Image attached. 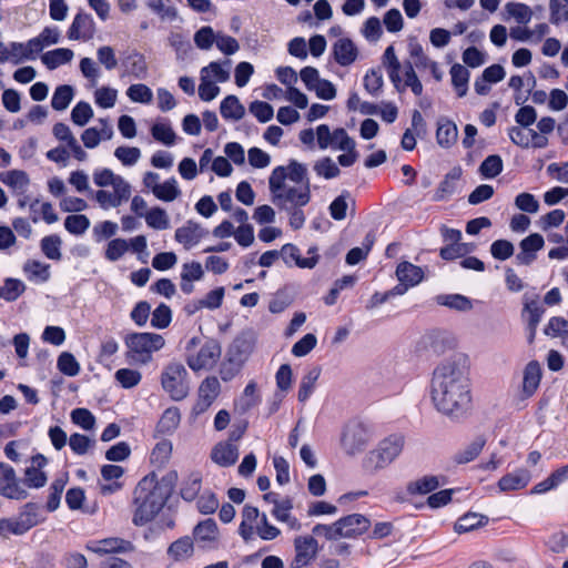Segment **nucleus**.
Wrapping results in <instances>:
<instances>
[{"label":"nucleus","mask_w":568,"mask_h":568,"mask_svg":"<svg viewBox=\"0 0 568 568\" xmlns=\"http://www.w3.org/2000/svg\"><path fill=\"white\" fill-rule=\"evenodd\" d=\"M430 399L436 410L449 417L463 416L471 403L469 358L455 353L442 361L433 371Z\"/></svg>","instance_id":"obj_1"},{"label":"nucleus","mask_w":568,"mask_h":568,"mask_svg":"<svg viewBox=\"0 0 568 568\" xmlns=\"http://www.w3.org/2000/svg\"><path fill=\"white\" fill-rule=\"evenodd\" d=\"M268 191L271 202L288 213V225L301 230L306 222L302 207L312 200L306 164L290 160L285 165L274 168L268 176Z\"/></svg>","instance_id":"obj_2"},{"label":"nucleus","mask_w":568,"mask_h":568,"mask_svg":"<svg viewBox=\"0 0 568 568\" xmlns=\"http://www.w3.org/2000/svg\"><path fill=\"white\" fill-rule=\"evenodd\" d=\"M170 496V489L154 476L142 478L134 489L135 510L132 521L135 526L150 523L163 508Z\"/></svg>","instance_id":"obj_3"},{"label":"nucleus","mask_w":568,"mask_h":568,"mask_svg":"<svg viewBox=\"0 0 568 568\" xmlns=\"http://www.w3.org/2000/svg\"><path fill=\"white\" fill-rule=\"evenodd\" d=\"M93 182L99 187H112V191L99 190L95 193V200L103 209L118 207L131 195V185L110 169L95 170Z\"/></svg>","instance_id":"obj_4"},{"label":"nucleus","mask_w":568,"mask_h":568,"mask_svg":"<svg viewBox=\"0 0 568 568\" xmlns=\"http://www.w3.org/2000/svg\"><path fill=\"white\" fill-rule=\"evenodd\" d=\"M237 531L246 544L254 540L255 537L271 541L281 535V530L270 523L266 514L260 513L258 508L252 505L243 507Z\"/></svg>","instance_id":"obj_5"},{"label":"nucleus","mask_w":568,"mask_h":568,"mask_svg":"<svg viewBox=\"0 0 568 568\" xmlns=\"http://www.w3.org/2000/svg\"><path fill=\"white\" fill-rule=\"evenodd\" d=\"M160 384L173 400H183L191 390L190 374L183 363L170 361L160 373Z\"/></svg>","instance_id":"obj_6"},{"label":"nucleus","mask_w":568,"mask_h":568,"mask_svg":"<svg viewBox=\"0 0 568 568\" xmlns=\"http://www.w3.org/2000/svg\"><path fill=\"white\" fill-rule=\"evenodd\" d=\"M126 357L138 364L146 365L153 359V354L161 351L165 341L155 333H133L125 338Z\"/></svg>","instance_id":"obj_7"},{"label":"nucleus","mask_w":568,"mask_h":568,"mask_svg":"<svg viewBox=\"0 0 568 568\" xmlns=\"http://www.w3.org/2000/svg\"><path fill=\"white\" fill-rule=\"evenodd\" d=\"M404 437L393 434L383 439L378 446L371 450L363 459V468L368 473H376L389 466L402 453Z\"/></svg>","instance_id":"obj_8"},{"label":"nucleus","mask_w":568,"mask_h":568,"mask_svg":"<svg viewBox=\"0 0 568 568\" xmlns=\"http://www.w3.org/2000/svg\"><path fill=\"white\" fill-rule=\"evenodd\" d=\"M231 61H213L200 71L199 97L203 101H212L220 94L217 83H224L230 79Z\"/></svg>","instance_id":"obj_9"},{"label":"nucleus","mask_w":568,"mask_h":568,"mask_svg":"<svg viewBox=\"0 0 568 568\" xmlns=\"http://www.w3.org/2000/svg\"><path fill=\"white\" fill-rule=\"evenodd\" d=\"M43 521L39 505L27 503L23 505L17 517L0 519V535H23L34 526Z\"/></svg>","instance_id":"obj_10"},{"label":"nucleus","mask_w":568,"mask_h":568,"mask_svg":"<svg viewBox=\"0 0 568 568\" xmlns=\"http://www.w3.org/2000/svg\"><path fill=\"white\" fill-rule=\"evenodd\" d=\"M221 357V346L214 339L206 341L199 352L190 354L186 358L189 367L194 371H209L213 368Z\"/></svg>","instance_id":"obj_11"},{"label":"nucleus","mask_w":568,"mask_h":568,"mask_svg":"<svg viewBox=\"0 0 568 568\" xmlns=\"http://www.w3.org/2000/svg\"><path fill=\"white\" fill-rule=\"evenodd\" d=\"M294 558L291 568H305L311 565L318 554V542L314 536H297L294 539Z\"/></svg>","instance_id":"obj_12"},{"label":"nucleus","mask_w":568,"mask_h":568,"mask_svg":"<svg viewBox=\"0 0 568 568\" xmlns=\"http://www.w3.org/2000/svg\"><path fill=\"white\" fill-rule=\"evenodd\" d=\"M0 495L14 500H23L29 496L14 469L4 463H0Z\"/></svg>","instance_id":"obj_13"},{"label":"nucleus","mask_w":568,"mask_h":568,"mask_svg":"<svg viewBox=\"0 0 568 568\" xmlns=\"http://www.w3.org/2000/svg\"><path fill=\"white\" fill-rule=\"evenodd\" d=\"M395 275L398 284L393 288V293L403 295L423 281L424 271L419 266L404 261L397 265Z\"/></svg>","instance_id":"obj_14"},{"label":"nucleus","mask_w":568,"mask_h":568,"mask_svg":"<svg viewBox=\"0 0 568 568\" xmlns=\"http://www.w3.org/2000/svg\"><path fill=\"white\" fill-rule=\"evenodd\" d=\"M307 254L310 255L308 257H302L300 248L291 243L284 244L281 247V257L288 266L295 265L300 268H314L320 261L317 247H310Z\"/></svg>","instance_id":"obj_15"},{"label":"nucleus","mask_w":568,"mask_h":568,"mask_svg":"<svg viewBox=\"0 0 568 568\" xmlns=\"http://www.w3.org/2000/svg\"><path fill=\"white\" fill-rule=\"evenodd\" d=\"M339 539L356 538L365 534L369 526V519L362 514H351L336 520Z\"/></svg>","instance_id":"obj_16"},{"label":"nucleus","mask_w":568,"mask_h":568,"mask_svg":"<svg viewBox=\"0 0 568 568\" xmlns=\"http://www.w3.org/2000/svg\"><path fill=\"white\" fill-rule=\"evenodd\" d=\"M221 392V384L214 376L206 377L199 387V399L192 408V415L204 413L217 398Z\"/></svg>","instance_id":"obj_17"},{"label":"nucleus","mask_w":568,"mask_h":568,"mask_svg":"<svg viewBox=\"0 0 568 568\" xmlns=\"http://www.w3.org/2000/svg\"><path fill=\"white\" fill-rule=\"evenodd\" d=\"M52 134L60 142V145H64L72 153V156L77 161L83 162L88 159V153L79 144L77 138L67 124L62 122L55 123L52 129Z\"/></svg>","instance_id":"obj_18"},{"label":"nucleus","mask_w":568,"mask_h":568,"mask_svg":"<svg viewBox=\"0 0 568 568\" xmlns=\"http://www.w3.org/2000/svg\"><path fill=\"white\" fill-rule=\"evenodd\" d=\"M95 24L90 14L79 12L73 18L68 31V39L71 41H89L94 37Z\"/></svg>","instance_id":"obj_19"},{"label":"nucleus","mask_w":568,"mask_h":568,"mask_svg":"<svg viewBox=\"0 0 568 568\" xmlns=\"http://www.w3.org/2000/svg\"><path fill=\"white\" fill-rule=\"evenodd\" d=\"M372 440L368 428H345L341 442L348 455L362 452Z\"/></svg>","instance_id":"obj_20"},{"label":"nucleus","mask_w":568,"mask_h":568,"mask_svg":"<svg viewBox=\"0 0 568 568\" xmlns=\"http://www.w3.org/2000/svg\"><path fill=\"white\" fill-rule=\"evenodd\" d=\"M545 246V239L539 233H531L519 243V252L516 260L520 265H530L536 258L537 253Z\"/></svg>","instance_id":"obj_21"},{"label":"nucleus","mask_w":568,"mask_h":568,"mask_svg":"<svg viewBox=\"0 0 568 568\" xmlns=\"http://www.w3.org/2000/svg\"><path fill=\"white\" fill-rule=\"evenodd\" d=\"M206 234L207 231L199 223L187 221L175 230L174 239L178 243L183 245L185 250H191L196 246Z\"/></svg>","instance_id":"obj_22"},{"label":"nucleus","mask_w":568,"mask_h":568,"mask_svg":"<svg viewBox=\"0 0 568 568\" xmlns=\"http://www.w3.org/2000/svg\"><path fill=\"white\" fill-rule=\"evenodd\" d=\"M48 460L43 455H36L31 458V465L24 470L22 485L29 488H41L47 483V475L42 470Z\"/></svg>","instance_id":"obj_23"},{"label":"nucleus","mask_w":568,"mask_h":568,"mask_svg":"<svg viewBox=\"0 0 568 568\" xmlns=\"http://www.w3.org/2000/svg\"><path fill=\"white\" fill-rule=\"evenodd\" d=\"M99 123L100 128H88L81 134V141L87 149H95L101 141L110 140L113 136L112 125L106 119H100Z\"/></svg>","instance_id":"obj_24"},{"label":"nucleus","mask_w":568,"mask_h":568,"mask_svg":"<svg viewBox=\"0 0 568 568\" xmlns=\"http://www.w3.org/2000/svg\"><path fill=\"white\" fill-rule=\"evenodd\" d=\"M85 548L98 555L125 552L131 549V542L118 537H110L101 540H90Z\"/></svg>","instance_id":"obj_25"},{"label":"nucleus","mask_w":568,"mask_h":568,"mask_svg":"<svg viewBox=\"0 0 568 568\" xmlns=\"http://www.w3.org/2000/svg\"><path fill=\"white\" fill-rule=\"evenodd\" d=\"M334 60L342 67L354 63L358 57V49L348 38H339L332 45Z\"/></svg>","instance_id":"obj_26"},{"label":"nucleus","mask_w":568,"mask_h":568,"mask_svg":"<svg viewBox=\"0 0 568 568\" xmlns=\"http://www.w3.org/2000/svg\"><path fill=\"white\" fill-rule=\"evenodd\" d=\"M239 458V447L231 442L217 443L212 452L211 459L221 467H230Z\"/></svg>","instance_id":"obj_27"},{"label":"nucleus","mask_w":568,"mask_h":568,"mask_svg":"<svg viewBox=\"0 0 568 568\" xmlns=\"http://www.w3.org/2000/svg\"><path fill=\"white\" fill-rule=\"evenodd\" d=\"M261 400L258 386L255 381L248 382L242 394L234 402V410L241 415L247 413Z\"/></svg>","instance_id":"obj_28"},{"label":"nucleus","mask_w":568,"mask_h":568,"mask_svg":"<svg viewBox=\"0 0 568 568\" xmlns=\"http://www.w3.org/2000/svg\"><path fill=\"white\" fill-rule=\"evenodd\" d=\"M0 182L7 185L13 193L23 194L30 185V178L26 171L9 170L0 173Z\"/></svg>","instance_id":"obj_29"},{"label":"nucleus","mask_w":568,"mask_h":568,"mask_svg":"<svg viewBox=\"0 0 568 568\" xmlns=\"http://www.w3.org/2000/svg\"><path fill=\"white\" fill-rule=\"evenodd\" d=\"M293 501L286 497L281 503H275V507L271 510L272 516L280 523H284L291 530H300L302 525L300 520L292 515Z\"/></svg>","instance_id":"obj_30"},{"label":"nucleus","mask_w":568,"mask_h":568,"mask_svg":"<svg viewBox=\"0 0 568 568\" xmlns=\"http://www.w3.org/2000/svg\"><path fill=\"white\" fill-rule=\"evenodd\" d=\"M541 366L538 362H529L523 373V394L525 397L532 396L541 381Z\"/></svg>","instance_id":"obj_31"},{"label":"nucleus","mask_w":568,"mask_h":568,"mask_svg":"<svg viewBox=\"0 0 568 568\" xmlns=\"http://www.w3.org/2000/svg\"><path fill=\"white\" fill-rule=\"evenodd\" d=\"M193 536L196 541L204 542L210 546L216 544L220 536L216 521L212 518L200 521L193 529Z\"/></svg>","instance_id":"obj_32"},{"label":"nucleus","mask_w":568,"mask_h":568,"mask_svg":"<svg viewBox=\"0 0 568 568\" xmlns=\"http://www.w3.org/2000/svg\"><path fill=\"white\" fill-rule=\"evenodd\" d=\"M256 344V335L253 332H244L239 335L232 346L233 353L239 362H244L254 351Z\"/></svg>","instance_id":"obj_33"},{"label":"nucleus","mask_w":568,"mask_h":568,"mask_svg":"<svg viewBox=\"0 0 568 568\" xmlns=\"http://www.w3.org/2000/svg\"><path fill=\"white\" fill-rule=\"evenodd\" d=\"M505 20H514L518 24H528L534 17L532 9L523 2L510 1L504 7Z\"/></svg>","instance_id":"obj_34"},{"label":"nucleus","mask_w":568,"mask_h":568,"mask_svg":"<svg viewBox=\"0 0 568 568\" xmlns=\"http://www.w3.org/2000/svg\"><path fill=\"white\" fill-rule=\"evenodd\" d=\"M338 145L335 149L343 151L337 160L342 166H351L358 159L355 141L347 133H337Z\"/></svg>","instance_id":"obj_35"},{"label":"nucleus","mask_w":568,"mask_h":568,"mask_svg":"<svg viewBox=\"0 0 568 568\" xmlns=\"http://www.w3.org/2000/svg\"><path fill=\"white\" fill-rule=\"evenodd\" d=\"M530 480V475L527 470L519 469L514 473L503 476L498 481V487L501 491H514L525 488Z\"/></svg>","instance_id":"obj_36"},{"label":"nucleus","mask_w":568,"mask_h":568,"mask_svg":"<svg viewBox=\"0 0 568 568\" xmlns=\"http://www.w3.org/2000/svg\"><path fill=\"white\" fill-rule=\"evenodd\" d=\"M457 138V125L453 121L448 119H442L438 121L436 141L442 148H450L456 143Z\"/></svg>","instance_id":"obj_37"},{"label":"nucleus","mask_w":568,"mask_h":568,"mask_svg":"<svg viewBox=\"0 0 568 568\" xmlns=\"http://www.w3.org/2000/svg\"><path fill=\"white\" fill-rule=\"evenodd\" d=\"M73 57L74 53L71 49L58 48L43 53L41 61L49 70H54L60 65L71 62Z\"/></svg>","instance_id":"obj_38"},{"label":"nucleus","mask_w":568,"mask_h":568,"mask_svg":"<svg viewBox=\"0 0 568 568\" xmlns=\"http://www.w3.org/2000/svg\"><path fill=\"white\" fill-rule=\"evenodd\" d=\"M220 112L225 120L240 121L245 115V108L237 97L231 94L222 100Z\"/></svg>","instance_id":"obj_39"},{"label":"nucleus","mask_w":568,"mask_h":568,"mask_svg":"<svg viewBox=\"0 0 568 568\" xmlns=\"http://www.w3.org/2000/svg\"><path fill=\"white\" fill-rule=\"evenodd\" d=\"M61 32L57 27L48 26L34 38L31 39V47L39 54L45 47H51L60 42Z\"/></svg>","instance_id":"obj_40"},{"label":"nucleus","mask_w":568,"mask_h":568,"mask_svg":"<svg viewBox=\"0 0 568 568\" xmlns=\"http://www.w3.org/2000/svg\"><path fill=\"white\" fill-rule=\"evenodd\" d=\"M123 67L128 74L135 79H145L148 64L145 58L139 52L129 53L123 60Z\"/></svg>","instance_id":"obj_41"},{"label":"nucleus","mask_w":568,"mask_h":568,"mask_svg":"<svg viewBox=\"0 0 568 568\" xmlns=\"http://www.w3.org/2000/svg\"><path fill=\"white\" fill-rule=\"evenodd\" d=\"M383 65L385 67L387 74L396 89H399V84L402 81L400 78V69L402 64L399 60L397 59V55L395 53V49L393 45H389L386 48L384 54H383Z\"/></svg>","instance_id":"obj_42"},{"label":"nucleus","mask_w":568,"mask_h":568,"mask_svg":"<svg viewBox=\"0 0 568 568\" xmlns=\"http://www.w3.org/2000/svg\"><path fill=\"white\" fill-rule=\"evenodd\" d=\"M460 170L454 169L445 175L434 193V201L440 202L447 200L456 190V182L460 178Z\"/></svg>","instance_id":"obj_43"},{"label":"nucleus","mask_w":568,"mask_h":568,"mask_svg":"<svg viewBox=\"0 0 568 568\" xmlns=\"http://www.w3.org/2000/svg\"><path fill=\"white\" fill-rule=\"evenodd\" d=\"M439 485L440 481L437 476L428 475L409 481L406 490L409 495H426L435 491Z\"/></svg>","instance_id":"obj_44"},{"label":"nucleus","mask_w":568,"mask_h":568,"mask_svg":"<svg viewBox=\"0 0 568 568\" xmlns=\"http://www.w3.org/2000/svg\"><path fill=\"white\" fill-rule=\"evenodd\" d=\"M347 133L344 129H335L331 131L329 126L326 124H320L315 128L316 133V144L321 150H326L328 148H336L338 145L337 133Z\"/></svg>","instance_id":"obj_45"},{"label":"nucleus","mask_w":568,"mask_h":568,"mask_svg":"<svg viewBox=\"0 0 568 568\" xmlns=\"http://www.w3.org/2000/svg\"><path fill=\"white\" fill-rule=\"evenodd\" d=\"M145 223L149 227L156 231H164L171 227V220L168 212L160 206L149 209L144 214Z\"/></svg>","instance_id":"obj_46"},{"label":"nucleus","mask_w":568,"mask_h":568,"mask_svg":"<svg viewBox=\"0 0 568 568\" xmlns=\"http://www.w3.org/2000/svg\"><path fill=\"white\" fill-rule=\"evenodd\" d=\"M194 551L191 537L185 536L173 541L168 548V555L175 561L189 559Z\"/></svg>","instance_id":"obj_47"},{"label":"nucleus","mask_w":568,"mask_h":568,"mask_svg":"<svg viewBox=\"0 0 568 568\" xmlns=\"http://www.w3.org/2000/svg\"><path fill=\"white\" fill-rule=\"evenodd\" d=\"M400 84L398 91H403L406 88H410L415 95L423 93V84L417 78L416 72L413 69L412 62L405 63L400 69Z\"/></svg>","instance_id":"obj_48"},{"label":"nucleus","mask_w":568,"mask_h":568,"mask_svg":"<svg viewBox=\"0 0 568 568\" xmlns=\"http://www.w3.org/2000/svg\"><path fill=\"white\" fill-rule=\"evenodd\" d=\"M23 272L30 281L44 283L50 278V265L37 260L27 261Z\"/></svg>","instance_id":"obj_49"},{"label":"nucleus","mask_w":568,"mask_h":568,"mask_svg":"<svg viewBox=\"0 0 568 568\" xmlns=\"http://www.w3.org/2000/svg\"><path fill=\"white\" fill-rule=\"evenodd\" d=\"M9 60L19 63L23 60H34L38 55L37 51L31 47V39L26 43L11 42L8 47Z\"/></svg>","instance_id":"obj_50"},{"label":"nucleus","mask_w":568,"mask_h":568,"mask_svg":"<svg viewBox=\"0 0 568 568\" xmlns=\"http://www.w3.org/2000/svg\"><path fill=\"white\" fill-rule=\"evenodd\" d=\"M469 75V71L459 63L450 68L452 84L459 98L465 97L467 93Z\"/></svg>","instance_id":"obj_51"},{"label":"nucleus","mask_w":568,"mask_h":568,"mask_svg":"<svg viewBox=\"0 0 568 568\" xmlns=\"http://www.w3.org/2000/svg\"><path fill=\"white\" fill-rule=\"evenodd\" d=\"M487 523L488 518L486 516L476 513H468L458 518L454 528L457 534H465L485 526Z\"/></svg>","instance_id":"obj_52"},{"label":"nucleus","mask_w":568,"mask_h":568,"mask_svg":"<svg viewBox=\"0 0 568 568\" xmlns=\"http://www.w3.org/2000/svg\"><path fill=\"white\" fill-rule=\"evenodd\" d=\"M545 310L537 300L527 301L524 307V314L530 329V341L534 339L537 326L544 315Z\"/></svg>","instance_id":"obj_53"},{"label":"nucleus","mask_w":568,"mask_h":568,"mask_svg":"<svg viewBox=\"0 0 568 568\" xmlns=\"http://www.w3.org/2000/svg\"><path fill=\"white\" fill-rule=\"evenodd\" d=\"M544 333L550 337L561 338V344L568 347V321L564 317H551L545 326Z\"/></svg>","instance_id":"obj_54"},{"label":"nucleus","mask_w":568,"mask_h":568,"mask_svg":"<svg viewBox=\"0 0 568 568\" xmlns=\"http://www.w3.org/2000/svg\"><path fill=\"white\" fill-rule=\"evenodd\" d=\"M321 367L314 366L303 376L298 388L300 402H305L310 398L321 376Z\"/></svg>","instance_id":"obj_55"},{"label":"nucleus","mask_w":568,"mask_h":568,"mask_svg":"<svg viewBox=\"0 0 568 568\" xmlns=\"http://www.w3.org/2000/svg\"><path fill=\"white\" fill-rule=\"evenodd\" d=\"M182 192L175 178L161 182L154 196L162 202H173L181 196Z\"/></svg>","instance_id":"obj_56"},{"label":"nucleus","mask_w":568,"mask_h":568,"mask_svg":"<svg viewBox=\"0 0 568 568\" xmlns=\"http://www.w3.org/2000/svg\"><path fill=\"white\" fill-rule=\"evenodd\" d=\"M74 97V90L71 85H59L52 95L51 106L57 111L65 110Z\"/></svg>","instance_id":"obj_57"},{"label":"nucleus","mask_w":568,"mask_h":568,"mask_svg":"<svg viewBox=\"0 0 568 568\" xmlns=\"http://www.w3.org/2000/svg\"><path fill=\"white\" fill-rule=\"evenodd\" d=\"M437 302L443 306H447L460 312H468L473 308L471 301L460 294L439 295L437 297Z\"/></svg>","instance_id":"obj_58"},{"label":"nucleus","mask_w":568,"mask_h":568,"mask_svg":"<svg viewBox=\"0 0 568 568\" xmlns=\"http://www.w3.org/2000/svg\"><path fill=\"white\" fill-rule=\"evenodd\" d=\"M151 134L158 142L171 146L176 141V134L172 126L166 122H156L151 128Z\"/></svg>","instance_id":"obj_59"},{"label":"nucleus","mask_w":568,"mask_h":568,"mask_svg":"<svg viewBox=\"0 0 568 568\" xmlns=\"http://www.w3.org/2000/svg\"><path fill=\"white\" fill-rule=\"evenodd\" d=\"M94 102L102 109H111L118 100V90L109 85L97 88L93 93Z\"/></svg>","instance_id":"obj_60"},{"label":"nucleus","mask_w":568,"mask_h":568,"mask_svg":"<svg viewBox=\"0 0 568 568\" xmlns=\"http://www.w3.org/2000/svg\"><path fill=\"white\" fill-rule=\"evenodd\" d=\"M62 240L59 235H48L41 240L40 247L42 253L50 260L60 261Z\"/></svg>","instance_id":"obj_61"},{"label":"nucleus","mask_w":568,"mask_h":568,"mask_svg":"<svg viewBox=\"0 0 568 568\" xmlns=\"http://www.w3.org/2000/svg\"><path fill=\"white\" fill-rule=\"evenodd\" d=\"M26 291V285L22 281L17 278H7L0 285V298L8 302L16 301Z\"/></svg>","instance_id":"obj_62"},{"label":"nucleus","mask_w":568,"mask_h":568,"mask_svg":"<svg viewBox=\"0 0 568 568\" xmlns=\"http://www.w3.org/2000/svg\"><path fill=\"white\" fill-rule=\"evenodd\" d=\"M125 93L134 103L150 104L153 100L152 90L143 83L131 84Z\"/></svg>","instance_id":"obj_63"},{"label":"nucleus","mask_w":568,"mask_h":568,"mask_svg":"<svg viewBox=\"0 0 568 568\" xmlns=\"http://www.w3.org/2000/svg\"><path fill=\"white\" fill-rule=\"evenodd\" d=\"M202 477L199 473H192L184 480L181 488V496L184 500L192 501L201 490Z\"/></svg>","instance_id":"obj_64"}]
</instances>
